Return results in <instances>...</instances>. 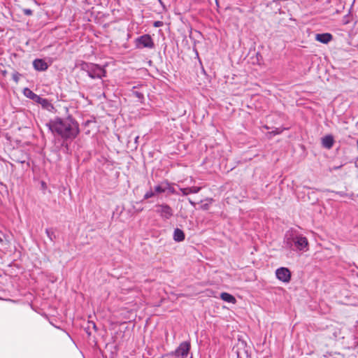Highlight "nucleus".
<instances>
[{
  "label": "nucleus",
  "mask_w": 358,
  "mask_h": 358,
  "mask_svg": "<svg viewBox=\"0 0 358 358\" xmlns=\"http://www.w3.org/2000/svg\"><path fill=\"white\" fill-rule=\"evenodd\" d=\"M53 134H57L64 141L73 140L80 133L79 124L71 116L66 118L56 117L47 124Z\"/></svg>",
  "instance_id": "obj_1"
},
{
  "label": "nucleus",
  "mask_w": 358,
  "mask_h": 358,
  "mask_svg": "<svg viewBox=\"0 0 358 358\" xmlns=\"http://www.w3.org/2000/svg\"><path fill=\"white\" fill-rule=\"evenodd\" d=\"M284 243L287 248L296 252H306L308 250V239L301 234L288 231L285 236Z\"/></svg>",
  "instance_id": "obj_2"
},
{
  "label": "nucleus",
  "mask_w": 358,
  "mask_h": 358,
  "mask_svg": "<svg viewBox=\"0 0 358 358\" xmlns=\"http://www.w3.org/2000/svg\"><path fill=\"white\" fill-rule=\"evenodd\" d=\"M80 68L81 71L86 72L87 76L92 79H101L106 76V70L96 64L81 62Z\"/></svg>",
  "instance_id": "obj_3"
},
{
  "label": "nucleus",
  "mask_w": 358,
  "mask_h": 358,
  "mask_svg": "<svg viewBox=\"0 0 358 358\" xmlns=\"http://www.w3.org/2000/svg\"><path fill=\"white\" fill-rule=\"evenodd\" d=\"M190 348V343L184 341L182 342L174 351L171 352L170 355L176 358H185L188 355Z\"/></svg>",
  "instance_id": "obj_4"
},
{
  "label": "nucleus",
  "mask_w": 358,
  "mask_h": 358,
  "mask_svg": "<svg viewBox=\"0 0 358 358\" xmlns=\"http://www.w3.org/2000/svg\"><path fill=\"white\" fill-rule=\"evenodd\" d=\"M155 212L163 219L169 220L173 215V210L166 203L156 204Z\"/></svg>",
  "instance_id": "obj_5"
},
{
  "label": "nucleus",
  "mask_w": 358,
  "mask_h": 358,
  "mask_svg": "<svg viewBox=\"0 0 358 358\" xmlns=\"http://www.w3.org/2000/svg\"><path fill=\"white\" fill-rule=\"evenodd\" d=\"M136 46L138 48H153L155 47L152 37L149 34H144L138 37L136 41Z\"/></svg>",
  "instance_id": "obj_6"
},
{
  "label": "nucleus",
  "mask_w": 358,
  "mask_h": 358,
  "mask_svg": "<svg viewBox=\"0 0 358 358\" xmlns=\"http://www.w3.org/2000/svg\"><path fill=\"white\" fill-rule=\"evenodd\" d=\"M276 278L283 282H289L291 280V272L286 267H280L275 271Z\"/></svg>",
  "instance_id": "obj_7"
},
{
  "label": "nucleus",
  "mask_w": 358,
  "mask_h": 358,
  "mask_svg": "<svg viewBox=\"0 0 358 358\" xmlns=\"http://www.w3.org/2000/svg\"><path fill=\"white\" fill-rule=\"evenodd\" d=\"M324 335L329 339L336 340L341 337V332L338 328L331 325L327 327ZM342 338L343 337L342 336Z\"/></svg>",
  "instance_id": "obj_8"
},
{
  "label": "nucleus",
  "mask_w": 358,
  "mask_h": 358,
  "mask_svg": "<svg viewBox=\"0 0 358 358\" xmlns=\"http://www.w3.org/2000/svg\"><path fill=\"white\" fill-rule=\"evenodd\" d=\"M33 66L36 71H44L48 69V64L43 59H36L33 61Z\"/></svg>",
  "instance_id": "obj_9"
},
{
  "label": "nucleus",
  "mask_w": 358,
  "mask_h": 358,
  "mask_svg": "<svg viewBox=\"0 0 358 358\" xmlns=\"http://www.w3.org/2000/svg\"><path fill=\"white\" fill-rule=\"evenodd\" d=\"M35 102L41 105L43 109H45L48 111H51L54 108L53 105L48 99L43 98L40 96H38V99H36Z\"/></svg>",
  "instance_id": "obj_10"
},
{
  "label": "nucleus",
  "mask_w": 358,
  "mask_h": 358,
  "mask_svg": "<svg viewBox=\"0 0 358 358\" xmlns=\"http://www.w3.org/2000/svg\"><path fill=\"white\" fill-rule=\"evenodd\" d=\"M332 39L333 36L329 33L317 34L315 35V40L324 44H327Z\"/></svg>",
  "instance_id": "obj_11"
},
{
  "label": "nucleus",
  "mask_w": 358,
  "mask_h": 358,
  "mask_svg": "<svg viewBox=\"0 0 358 358\" xmlns=\"http://www.w3.org/2000/svg\"><path fill=\"white\" fill-rule=\"evenodd\" d=\"M334 143V139L332 135H327L322 138V145L327 149H331Z\"/></svg>",
  "instance_id": "obj_12"
},
{
  "label": "nucleus",
  "mask_w": 358,
  "mask_h": 358,
  "mask_svg": "<svg viewBox=\"0 0 358 358\" xmlns=\"http://www.w3.org/2000/svg\"><path fill=\"white\" fill-rule=\"evenodd\" d=\"M180 192L183 196L188 195L189 194H196L201 190L200 187H190L187 188H180Z\"/></svg>",
  "instance_id": "obj_13"
},
{
  "label": "nucleus",
  "mask_w": 358,
  "mask_h": 358,
  "mask_svg": "<svg viewBox=\"0 0 358 358\" xmlns=\"http://www.w3.org/2000/svg\"><path fill=\"white\" fill-rule=\"evenodd\" d=\"M185 236L182 230L176 228L173 231V239L176 242H181L185 240Z\"/></svg>",
  "instance_id": "obj_14"
},
{
  "label": "nucleus",
  "mask_w": 358,
  "mask_h": 358,
  "mask_svg": "<svg viewBox=\"0 0 358 358\" xmlns=\"http://www.w3.org/2000/svg\"><path fill=\"white\" fill-rule=\"evenodd\" d=\"M23 94L26 97L31 99L34 102H35L36 99H37L38 97V94H35L33 91H31L30 89H29L27 87L24 89Z\"/></svg>",
  "instance_id": "obj_15"
},
{
  "label": "nucleus",
  "mask_w": 358,
  "mask_h": 358,
  "mask_svg": "<svg viewBox=\"0 0 358 358\" xmlns=\"http://www.w3.org/2000/svg\"><path fill=\"white\" fill-rule=\"evenodd\" d=\"M220 298L224 301H227V302H229V303H234L236 302V299L234 296H232L231 294H229V293H227V292H222L221 294H220Z\"/></svg>",
  "instance_id": "obj_16"
},
{
  "label": "nucleus",
  "mask_w": 358,
  "mask_h": 358,
  "mask_svg": "<svg viewBox=\"0 0 358 358\" xmlns=\"http://www.w3.org/2000/svg\"><path fill=\"white\" fill-rule=\"evenodd\" d=\"M166 180H164L160 184L155 187V194H162L166 192Z\"/></svg>",
  "instance_id": "obj_17"
},
{
  "label": "nucleus",
  "mask_w": 358,
  "mask_h": 358,
  "mask_svg": "<svg viewBox=\"0 0 358 358\" xmlns=\"http://www.w3.org/2000/svg\"><path fill=\"white\" fill-rule=\"evenodd\" d=\"M45 234L51 241H54L56 238L55 230L52 228H48L45 229Z\"/></svg>",
  "instance_id": "obj_18"
},
{
  "label": "nucleus",
  "mask_w": 358,
  "mask_h": 358,
  "mask_svg": "<svg viewBox=\"0 0 358 358\" xmlns=\"http://www.w3.org/2000/svg\"><path fill=\"white\" fill-rule=\"evenodd\" d=\"M166 192H169L172 194H178V192L176 191L175 188L173 186V184L170 183L168 180H166Z\"/></svg>",
  "instance_id": "obj_19"
},
{
  "label": "nucleus",
  "mask_w": 358,
  "mask_h": 358,
  "mask_svg": "<svg viewBox=\"0 0 358 358\" xmlns=\"http://www.w3.org/2000/svg\"><path fill=\"white\" fill-rule=\"evenodd\" d=\"M132 94L134 96H136V98H138L139 100H143L144 99V95L143 93L138 92V91H134L133 90L132 91Z\"/></svg>",
  "instance_id": "obj_20"
},
{
  "label": "nucleus",
  "mask_w": 358,
  "mask_h": 358,
  "mask_svg": "<svg viewBox=\"0 0 358 358\" xmlns=\"http://www.w3.org/2000/svg\"><path fill=\"white\" fill-rule=\"evenodd\" d=\"M155 195V193L154 192H152V190H150V191L147 192L145 194L143 199H150V198L154 196Z\"/></svg>",
  "instance_id": "obj_21"
},
{
  "label": "nucleus",
  "mask_w": 358,
  "mask_h": 358,
  "mask_svg": "<svg viewBox=\"0 0 358 358\" xmlns=\"http://www.w3.org/2000/svg\"><path fill=\"white\" fill-rule=\"evenodd\" d=\"M283 129L280 128H275L274 130L270 132L271 134H273V136L278 135L282 133Z\"/></svg>",
  "instance_id": "obj_22"
},
{
  "label": "nucleus",
  "mask_w": 358,
  "mask_h": 358,
  "mask_svg": "<svg viewBox=\"0 0 358 358\" xmlns=\"http://www.w3.org/2000/svg\"><path fill=\"white\" fill-rule=\"evenodd\" d=\"M350 16L349 15H345L343 19V24H348L350 22Z\"/></svg>",
  "instance_id": "obj_23"
},
{
  "label": "nucleus",
  "mask_w": 358,
  "mask_h": 358,
  "mask_svg": "<svg viewBox=\"0 0 358 358\" xmlns=\"http://www.w3.org/2000/svg\"><path fill=\"white\" fill-rule=\"evenodd\" d=\"M23 13L25 15H31L33 13V11H32V10H31L29 8H24V9H23Z\"/></svg>",
  "instance_id": "obj_24"
},
{
  "label": "nucleus",
  "mask_w": 358,
  "mask_h": 358,
  "mask_svg": "<svg viewBox=\"0 0 358 358\" xmlns=\"http://www.w3.org/2000/svg\"><path fill=\"white\" fill-rule=\"evenodd\" d=\"M336 194L339 195L340 196H348L349 195L344 192H334Z\"/></svg>",
  "instance_id": "obj_25"
},
{
  "label": "nucleus",
  "mask_w": 358,
  "mask_h": 358,
  "mask_svg": "<svg viewBox=\"0 0 358 358\" xmlns=\"http://www.w3.org/2000/svg\"><path fill=\"white\" fill-rule=\"evenodd\" d=\"M153 25L155 27H159L163 25V22L162 21H155Z\"/></svg>",
  "instance_id": "obj_26"
},
{
  "label": "nucleus",
  "mask_w": 358,
  "mask_h": 358,
  "mask_svg": "<svg viewBox=\"0 0 358 358\" xmlns=\"http://www.w3.org/2000/svg\"><path fill=\"white\" fill-rule=\"evenodd\" d=\"M94 122V121H93V120H87V121H85V122H84V125H85V126H89V125H90V124H91L92 122Z\"/></svg>",
  "instance_id": "obj_27"
},
{
  "label": "nucleus",
  "mask_w": 358,
  "mask_h": 358,
  "mask_svg": "<svg viewBox=\"0 0 358 358\" xmlns=\"http://www.w3.org/2000/svg\"><path fill=\"white\" fill-rule=\"evenodd\" d=\"M90 325H92V327L96 329V325L94 322H89V326L87 327L88 329L90 327Z\"/></svg>",
  "instance_id": "obj_28"
},
{
  "label": "nucleus",
  "mask_w": 358,
  "mask_h": 358,
  "mask_svg": "<svg viewBox=\"0 0 358 358\" xmlns=\"http://www.w3.org/2000/svg\"><path fill=\"white\" fill-rule=\"evenodd\" d=\"M13 80H14L16 83H17V82H18V78H17V76H13Z\"/></svg>",
  "instance_id": "obj_29"
},
{
  "label": "nucleus",
  "mask_w": 358,
  "mask_h": 358,
  "mask_svg": "<svg viewBox=\"0 0 358 358\" xmlns=\"http://www.w3.org/2000/svg\"><path fill=\"white\" fill-rule=\"evenodd\" d=\"M138 138H139V136H136V138H135V143H136V144L138 143Z\"/></svg>",
  "instance_id": "obj_30"
},
{
  "label": "nucleus",
  "mask_w": 358,
  "mask_h": 358,
  "mask_svg": "<svg viewBox=\"0 0 358 358\" xmlns=\"http://www.w3.org/2000/svg\"><path fill=\"white\" fill-rule=\"evenodd\" d=\"M3 239L0 236V244L3 245Z\"/></svg>",
  "instance_id": "obj_31"
},
{
  "label": "nucleus",
  "mask_w": 358,
  "mask_h": 358,
  "mask_svg": "<svg viewBox=\"0 0 358 358\" xmlns=\"http://www.w3.org/2000/svg\"><path fill=\"white\" fill-rule=\"evenodd\" d=\"M189 203L192 205V206H195V203L193 202L192 201H191L190 199L189 200Z\"/></svg>",
  "instance_id": "obj_32"
},
{
  "label": "nucleus",
  "mask_w": 358,
  "mask_h": 358,
  "mask_svg": "<svg viewBox=\"0 0 358 358\" xmlns=\"http://www.w3.org/2000/svg\"><path fill=\"white\" fill-rule=\"evenodd\" d=\"M353 195H354L353 194H351V195H350L349 197L352 198Z\"/></svg>",
  "instance_id": "obj_33"
},
{
  "label": "nucleus",
  "mask_w": 358,
  "mask_h": 358,
  "mask_svg": "<svg viewBox=\"0 0 358 358\" xmlns=\"http://www.w3.org/2000/svg\"><path fill=\"white\" fill-rule=\"evenodd\" d=\"M207 206H208V205H205V206H204V208H205V209H207Z\"/></svg>",
  "instance_id": "obj_34"
},
{
  "label": "nucleus",
  "mask_w": 358,
  "mask_h": 358,
  "mask_svg": "<svg viewBox=\"0 0 358 358\" xmlns=\"http://www.w3.org/2000/svg\"><path fill=\"white\" fill-rule=\"evenodd\" d=\"M190 358H193L192 356H191Z\"/></svg>",
  "instance_id": "obj_35"
},
{
  "label": "nucleus",
  "mask_w": 358,
  "mask_h": 358,
  "mask_svg": "<svg viewBox=\"0 0 358 358\" xmlns=\"http://www.w3.org/2000/svg\"><path fill=\"white\" fill-rule=\"evenodd\" d=\"M357 196H358V194H357Z\"/></svg>",
  "instance_id": "obj_36"
}]
</instances>
